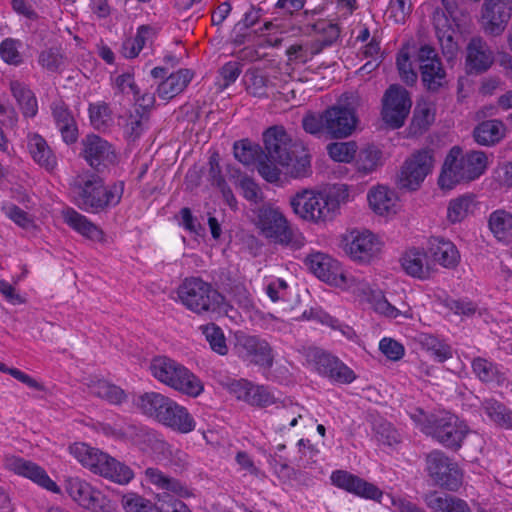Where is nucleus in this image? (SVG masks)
Masks as SVG:
<instances>
[{"mask_svg": "<svg viewBox=\"0 0 512 512\" xmlns=\"http://www.w3.org/2000/svg\"><path fill=\"white\" fill-rule=\"evenodd\" d=\"M487 167L488 156L485 152L471 150L464 154L461 147L453 146L444 160L438 184L441 189L450 190L457 184L479 178Z\"/></svg>", "mask_w": 512, "mask_h": 512, "instance_id": "4", "label": "nucleus"}, {"mask_svg": "<svg viewBox=\"0 0 512 512\" xmlns=\"http://www.w3.org/2000/svg\"><path fill=\"white\" fill-rule=\"evenodd\" d=\"M357 144L355 141L332 142L327 145L328 155L337 162L350 163L356 155Z\"/></svg>", "mask_w": 512, "mask_h": 512, "instance_id": "49", "label": "nucleus"}, {"mask_svg": "<svg viewBox=\"0 0 512 512\" xmlns=\"http://www.w3.org/2000/svg\"><path fill=\"white\" fill-rule=\"evenodd\" d=\"M172 400L164 394L150 391L141 394L135 405L143 415L161 423Z\"/></svg>", "mask_w": 512, "mask_h": 512, "instance_id": "27", "label": "nucleus"}, {"mask_svg": "<svg viewBox=\"0 0 512 512\" xmlns=\"http://www.w3.org/2000/svg\"><path fill=\"white\" fill-rule=\"evenodd\" d=\"M76 205L88 213H101L118 205L121 201L124 183L105 186L96 174L78 175L72 184Z\"/></svg>", "mask_w": 512, "mask_h": 512, "instance_id": "3", "label": "nucleus"}, {"mask_svg": "<svg viewBox=\"0 0 512 512\" xmlns=\"http://www.w3.org/2000/svg\"><path fill=\"white\" fill-rule=\"evenodd\" d=\"M173 371L165 381V385L190 397H197L202 393L204 388L201 380L185 366L177 362Z\"/></svg>", "mask_w": 512, "mask_h": 512, "instance_id": "24", "label": "nucleus"}, {"mask_svg": "<svg viewBox=\"0 0 512 512\" xmlns=\"http://www.w3.org/2000/svg\"><path fill=\"white\" fill-rule=\"evenodd\" d=\"M379 349L390 360L397 361L404 355L402 344L392 338H383L379 343Z\"/></svg>", "mask_w": 512, "mask_h": 512, "instance_id": "61", "label": "nucleus"}, {"mask_svg": "<svg viewBox=\"0 0 512 512\" xmlns=\"http://www.w3.org/2000/svg\"><path fill=\"white\" fill-rule=\"evenodd\" d=\"M345 241V252L360 263H369L381 250V243L370 231H351Z\"/></svg>", "mask_w": 512, "mask_h": 512, "instance_id": "20", "label": "nucleus"}, {"mask_svg": "<svg viewBox=\"0 0 512 512\" xmlns=\"http://www.w3.org/2000/svg\"><path fill=\"white\" fill-rule=\"evenodd\" d=\"M63 61V55L58 48H49L39 55L40 65L50 72L58 71Z\"/></svg>", "mask_w": 512, "mask_h": 512, "instance_id": "57", "label": "nucleus"}, {"mask_svg": "<svg viewBox=\"0 0 512 512\" xmlns=\"http://www.w3.org/2000/svg\"><path fill=\"white\" fill-rule=\"evenodd\" d=\"M304 263L317 278L330 285L349 289L356 283V279L348 275L337 260L325 253H311Z\"/></svg>", "mask_w": 512, "mask_h": 512, "instance_id": "12", "label": "nucleus"}, {"mask_svg": "<svg viewBox=\"0 0 512 512\" xmlns=\"http://www.w3.org/2000/svg\"><path fill=\"white\" fill-rule=\"evenodd\" d=\"M489 228L500 241L512 239V215L503 210L493 212L489 218Z\"/></svg>", "mask_w": 512, "mask_h": 512, "instance_id": "41", "label": "nucleus"}, {"mask_svg": "<svg viewBox=\"0 0 512 512\" xmlns=\"http://www.w3.org/2000/svg\"><path fill=\"white\" fill-rule=\"evenodd\" d=\"M472 369L476 377L483 383L502 384L505 380L504 374L499 371L498 367L485 358H475L472 361Z\"/></svg>", "mask_w": 512, "mask_h": 512, "instance_id": "43", "label": "nucleus"}, {"mask_svg": "<svg viewBox=\"0 0 512 512\" xmlns=\"http://www.w3.org/2000/svg\"><path fill=\"white\" fill-rule=\"evenodd\" d=\"M428 253L435 262L445 268H454L460 261L456 246L443 238L432 237L429 240Z\"/></svg>", "mask_w": 512, "mask_h": 512, "instance_id": "30", "label": "nucleus"}, {"mask_svg": "<svg viewBox=\"0 0 512 512\" xmlns=\"http://www.w3.org/2000/svg\"><path fill=\"white\" fill-rule=\"evenodd\" d=\"M250 397L248 403L256 406H268L274 402L273 396L264 386L251 385Z\"/></svg>", "mask_w": 512, "mask_h": 512, "instance_id": "63", "label": "nucleus"}, {"mask_svg": "<svg viewBox=\"0 0 512 512\" xmlns=\"http://www.w3.org/2000/svg\"><path fill=\"white\" fill-rule=\"evenodd\" d=\"M432 21L443 54L448 59L454 58L458 52V44L454 40V34L457 30L453 28L445 12L440 9H435Z\"/></svg>", "mask_w": 512, "mask_h": 512, "instance_id": "26", "label": "nucleus"}, {"mask_svg": "<svg viewBox=\"0 0 512 512\" xmlns=\"http://www.w3.org/2000/svg\"><path fill=\"white\" fill-rule=\"evenodd\" d=\"M493 52L480 36L472 37L467 45L466 64L470 72H486L493 64Z\"/></svg>", "mask_w": 512, "mask_h": 512, "instance_id": "25", "label": "nucleus"}, {"mask_svg": "<svg viewBox=\"0 0 512 512\" xmlns=\"http://www.w3.org/2000/svg\"><path fill=\"white\" fill-rule=\"evenodd\" d=\"M358 118L351 103L336 104L322 113H307L302 119L305 132L317 138L343 139L356 129Z\"/></svg>", "mask_w": 512, "mask_h": 512, "instance_id": "2", "label": "nucleus"}, {"mask_svg": "<svg viewBox=\"0 0 512 512\" xmlns=\"http://www.w3.org/2000/svg\"><path fill=\"white\" fill-rule=\"evenodd\" d=\"M312 29L326 42L325 44L332 45L340 35L338 25L326 20L317 21L312 25Z\"/></svg>", "mask_w": 512, "mask_h": 512, "instance_id": "56", "label": "nucleus"}, {"mask_svg": "<svg viewBox=\"0 0 512 512\" xmlns=\"http://www.w3.org/2000/svg\"><path fill=\"white\" fill-rule=\"evenodd\" d=\"M154 35V29L149 25H141L137 29L134 38H128L123 42L122 52L126 58H135L139 55L148 40Z\"/></svg>", "mask_w": 512, "mask_h": 512, "instance_id": "42", "label": "nucleus"}, {"mask_svg": "<svg viewBox=\"0 0 512 512\" xmlns=\"http://www.w3.org/2000/svg\"><path fill=\"white\" fill-rule=\"evenodd\" d=\"M474 205V199L470 195H464L450 201L447 211L448 219L452 223L462 221Z\"/></svg>", "mask_w": 512, "mask_h": 512, "instance_id": "50", "label": "nucleus"}, {"mask_svg": "<svg viewBox=\"0 0 512 512\" xmlns=\"http://www.w3.org/2000/svg\"><path fill=\"white\" fill-rule=\"evenodd\" d=\"M382 152L374 145L362 148L356 158L357 171L363 175L375 171L381 163Z\"/></svg>", "mask_w": 512, "mask_h": 512, "instance_id": "45", "label": "nucleus"}, {"mask_svg": "<svg viewBox=\"0 0 512 512\" xmlns=\"http://www.w3.org/2000/svg\"><path fill=\"white\" fill-rule=\"evenodd\" d=\"M82 145V155L93 168L113 164L116 160V154L111 144L97 135H87L82 140Z\"/></svg>", "mask_w": 512, "mask_h": 512, "instance_id": "23", "label": "nucleus"}, {"mask_svg": "<svg viewBox=\"0 0 512 512\" xmlns=\"http://www.w3.org/2000/svg\"><path fill=\"white\" fill-rule=\"evenodd\" d=\"M145 475L150 483L158 488L173 492L181 497H189L192 493L179 480L169 477L157 468H147Z\"/></svg>", "mask_w": 512, "mask_h": 512, "instance_id": "37", "label": "nucleus"}, {"mask_svg": "<svg viewBox=\"0 0 512 512\" xmlns=\"http://www.w3.org/2000/svg\"><path fill=\"white\" fill-rule=\"evenodd\" d=\"M419 344L437 362L442 363L452 357L451 347L433 335L421 334L419 336Z\"/></svg>", "mask_w": 512, "mask_h": 512, "instance_id": "44", "label": "nucleus"}, {"mask_svg": "<svg viewBox=\"0 0 512 512\" xmlns=\"http://www.w3.org/2000/svg\"><path fill=\"white\" fill-rule=\"evenodd\" d=\"M177 295L188 310L198 315H227L232 309L222 294L198 277L186 278L178 287Z\"/></svg>", "mask_w": 512, "mask_h": 512, "instance_id": "6", "label": "nucleus"}, {"mask_svg": "<svg viewBox=\"0 0 512 512\" xmlns=\"http://www.w3.org/2000/svg\"><path fill=\"white\" fill-rule=\"evenodd\" d=\"M434 120L435 108L433 104L426 101L418 102L414 108L411 123L415 133L427 130Z\"/></svg>", "mask_w": 512, "mask_h": 512, "instance_id": "47", "label": "nucleus"}, {"mask_svg": "<svg viewBox=\"0 0 512 512\" xmlns=\"http://www.w3.org/2000/svg\"><path fill=\"white\" fill-rule=\"evenodd\" d=\"M27 146L33 160L41 167L52 171L57 165V159L46 140L39 134H29L27 137Z\"/></svg>", "mask_w": 512, "mask_h": 512, "instance_id": "32", "label": "nucleus"}, {"mask_svg": "<svg viewBox=\"0 0 512 512\" xmlns=\"http://www.w3.org/2000/svg\"><path fill=\"white\" fill-rule=\"evenodd\" d=\"M397 68L401 79L407 85H413L417 81V73L412 67L408 53L401 52L397 57Z\"/></svg>", "mask_w": 512, "mask_h": 512, "instance_id": "59", "label": "nucleus"}, {"mask_svg": "<svg viewBox=\"0 0 512 512\" xmlns=\"http://www.w3.org/2000/svg\"><path fill=\"white\" fill-rule=\"evenodd\" d=\"M416 60L419 63L421 78L424 86L430 92H438L447 85V75L438 54L430 45H423L417 51Z\"/></svg>", "mask_w": 512, "mask_h": 512, "instance_id": "15", "label": "nucleus"}, {"mask_svg": "<svg viewBox=\"0 0 512 512\" xmlns=\"http://www.w3.org/2000/svg\"><path fill=\"white\" fill-rule=\"evenodd\" d=\"M176 364L177 361L169 357L157 356L151 360L150 371L155 379L164 384L170 373L174 372L173 369Z\"/></svg>", "mask_w": 512, "mask_h": 512, "instance_id": "54", "label": "nucleus"}, {"mask_svg": "<svg viewBox=\"0 0 512 512\" xmlns=\"http://www.w3.org/2000/svg\"><path fill=\"white\" fill-rule=\"evenodd\" d=\"M433 155L430 150H420L405 160L397 176L400 189L417 190L426 176L432 171Z\"/></svg>", "mask_w": 512, "mask_h": 512, "instance_id": "14", "label": "nucleus"}, {"mask_svg": "<svg viewBox=\"0 0 512 512\" xmlns=\"http://www.w3.org/2000/svg\"><path fill=\"white\" fill-rule=\"evenodd\" d=\"M87 387L92 395L113 405H121L127 400V394L122 388L102 379L91 380Z\"/></svg>", "mask_w": 512, "mask_h": 512, "instance_id": "36", "label": "nucleus"}, {"mask_svg": "<svg viewBox=\"0 0 512 512\" xmlns=\"http://www.w3.org/2000/svg\"><path fill=\"white\" fill-rule=\"evenodd\" d=\"M160 424L181 434L190 433L196 427V422L188 409L174 400L168 406Z\"/></svg>", "mask_w": 512, "mask_h": 512, "instance_id": "28", "label": "nucleus"}, {"mask_svg": "<svg viewBox=\"0 0 512 512\" xmlns=\"http://www.w3.org/2000/svg\"><path fill=\"white\" fill-rule=\"evenodd\" d=\"M201 328L211 349L220 355H226L228 347L221 328L214 323L202 326Z\"/></svg>", "mask_w": 512, "mask_h": 512, "instance_id": "52", "label": "nucleus"}, {"mask_svg": "<svg viewBox=\"0 0 512 512\" xmlns=\"http://www.w3.org/2000/svg\"><path fill=\"white\" fill-rule=\"evenodd\" d=\"M123 435L142 450L151 449L163 452L167 447V443L159 437L157 432L148 427L128 425L124 429Z\"/></svg>", "mask_w": 512, "mask_h": 512, "instance_id": "29", "label": "nucleus"}, {"mask_svg": "<svg viewBox=\"0 0 512 512\" xmlns=\"http://www.w3.org/2000/svg\"><path fill=\"white\" fill-rule=\"evenodd\" d=\"M263 141L266 154L264 159L271 165L277 167L288 165L291 160L290 155L300 152L298 156L297 168H293L291 173L295 178H304L311 175V156L308 151L298 143L293 142L288 134L282 128L270 127L263 134Z\"/></svg>", "mask_w": 512, "mask_h": 512, "instance_id": "5", "label": "nucleus"}, {"mask_svg": "<svg viewBox=\"0 0 512 512\" xmlns=\"http://www.w3.org/2000/svg\"><path fill=\"white\" fill-rule=\"evenodd\" d=\"M345 185H335L327 191L302 189L290 198L293 212L305 221L322 224L333 220L340 205L348 199Z\"/></svg>", "mask_w": 512, "mask_h": 512, "instance_id": "1", "label": "nucleus"}, {"mask_svg": "<svg viewBox=\"0 0 512 512\" xmlns=\"http://www.w3.org/2000/svg\"><path fill=\"white\" fill-rule=\"evenodd\" d=\"M308 358L319 374L328 377L332 381L349 384L355 379L354 372L348 366L320 349H311Z\"/></svg>", "mask_w": 512, "mask_h": 512, "instance_id": "19", "label": "nucleus"}, {"mask_svg": "<svg viewBox=\"0 0 512 512\" xmlns=\"http://www.w3.org/2000/svg\"><path fill=\"white\" fill-rule=\"evenodd\" d=\"M389 11L395 22L404 23L412 11L411 0H391Z\"/></svg>", "mask_w": 512, "mask_h": 512, "instance_id": "62", "label": "nucleus"}, {"mask_svg": "<svg viewBox=\"0 0 512 512\" xmlns=\"http://www.w3.org/2000/svg\"><path fill=\"white\" fill-rule=\"evenodd\" d=\"M5 466L10 471H13L18 475L29 478L33 482L37 483L38 485L49 491L55 493L59 492V487L54 481L50 479L46 471L32 461L12 456L6 458Z\"/></svg>", "mask_w": 512, "mask_h": 512, "instance_id": "22", "label": "nucleus"}, {"mask_svg": "<svg viewBox=\"0 0 512 512\" xmlns=\"http://www.w3.org/2000/svg\"><path fill=\"white\" fill-rule=\"evenodd\" d=\"M481 408L488 418L502 428H512V411L502 402L489 398L481 403Z\"/></svg>", "mask_w": 512, "mask_h": 512, "instance_id": "40", "label": "nucleus"}, {"mask_svg": "<svg viewBox=\"0 0 512 512\" xmlns=\"http://www.w3.org/2000/svg\"><path fill=\"white\" fill-rule=\"evenodd\" d=\"M122 506L126 512H159L160 507L155 506L150 500L135 494L128 493L123 495Z\"/></svg>", "mask_w": 512, "mask_h": 512, "instance_id": "51", "label": "nucleus"}, {"mask_svg": "<svg viewBox=\"0 0 512 512\" xmlns=\"http://www.w3.org/2000/svg\"><path fill=\"white\" fill-rule=\"evenodd\" d=\"M0 55L8 64L18 65L22 61L16 47V42L12 39H5L0 44Z\"/></svg>", "mask_w": 512, "mask_h": 512, "instance_id": "64", "label": "nucleus"}, {"mask_svg": "<svg viewBox=\"0 0 512 512\" xmlns=\"http://www.w3.org/2000/svg\"><path fill=\"white\" fill-rule=\"evenodd\" d=\"M70 450L83 466L115 483L127 484L134 477L130 467L84 443L75 444Z\"/></svg>", "mask_w": 512, "mask_h": 512, "instance_id": "7", "label": "nucleus"}, {"mask_svg": "<svg viewBox=\"0 0 512 512\" xmlns=\"http://www.w3.org/2000/svg\"><path fill=\"white\" fill-rule=\"evenodd\" d=\"M191 79L192 74L188 69H180L170 74L159 84L158 96L162 99H172L187 87Z\"/></svg>", "mask_w": 512, "mask_h": 512, "instance_id": "34", "label": "nucleus"}, {"mask_svg": "<svg viewBox=\"0 0 512 512\" xmlns=\"http://www.w3.org/2000/svg\"><path fill=\"white\" fill-rule=\"evenodd\" d=\"M427 255L419 250H410L402 257V267L407 274L420 279H427L431 275V268L425 263Z\"/></svg>", "mask_w": 512, "mask_h": 512, "instance_id": "38", "label": "nucleus"}, {"mask_svg": "<svg viewBox=\"0 0 512 512\" xmlns=\"http://www.w3.org/2000/svg\"><path fill=\"white\" fill-rule=\"evenodd\" d=\"M381 119L392 129L404 126L412 107L410 92L399 84L390 85L381 100Z\"/></svg>", "mask_w": 512, "mask_h": 512, "instance_id": "11", "label": "nucleus"}, {"mask_svg": "<svg viewBox=\"0 0 512 512\" xmlns=\"http://www.w3.org/2000/svg\"><path fill=\"white\" fill-rule=\"evenodd\" d=\"M423 500L433 512H472L465 500L450 494L440 495L431 491L424 495Z\"/></svg>", "mask_w": 512, "mask_h": 512, "instance_id": "31", "label": "nucleus"}, {"mask_svg": "<svg viewBox=\"0 0 512 512\" xmlns=\"http://www.w3.org/2000/svg\"><path fill=\"white\" fill-rule=\"evenodd\" d=\"M89 116L91 124L96 129L107 127L111 120V112L106 103L90 104Z\"/></svg>", "mask_w": 512, "mask_h": 512, "instance_id": "55", "label": "nucleus"}, {"mask_svg": "<svg viewBox=\"0 0 512 512\" xmlns=\"http://www.w3.org/2000/svg\"><path fill=\"white\" fill-rule=\"evenodd\" d=\"M425 470L439 487L457 491L462 485L463 474L458 464L443 451L435 449L425 456Z\"/></svg>", "mask_w": 512, "mask_h": 512, "instance_id": "10", "label": "nucleus"}, {"mask_svg": "<svg viewBox=\"0 0 512 512\" xmlns=\"http://www.w3.org/2000/svg\"><path fill=\"white\" fill-rule=\"evenodd\" d=\"M368 201L372 210L379 215L389 213L395 205L393 193L383 186L371 190L368 194Z\"/></svg>", "mask_w": 512, "mask_h": 512, "instance_id": "46", "label": "nucleus"}, {"mask_svg": "<svg viewBox=\"0 0 512 512\" xmlns=\"http://www.w3.org/2000/svg\"><path fill=\"white\" fill-rule=\"evenodd\" d=\"M377 440L385 445L392 446L401 441L398 431L388 422H380L375 426Z\"/></svg>", "mask_w": 512, "mask_h": 512, "instance_id": "58", "label": "nucleus"}, {"mask_svg": "<svg viewBox=\"0 0 512 512\" xmlns=\"http://www.w3.org/2000/svg\"><path fill=\"white\" fill-rule=\"evenodd\" d=\"M331 480L337 487L366 499L380 501L383 495V492L376 485L347 471L337 470L333 472Z\"/></svg>", "mask_w": 512, "mask_h": 512, "instance_id": "21", "label": "nucleus"}, {"mask_svg": "<svg viewBox=\"0 0 512 512\" xmlns=\"http://www.w3.org/2000/svg\"><path fill=\"white\" fill-rule=\"evenodd\" d=\"M63 217L66 224L83 236L97 241L102 239V230L73 208L65 210Z\"/></svg>", "mask_w": 512, "mask_h": 512, "instance_id": "35", "label": "nucleus"}, {"mask_svg": "<svg viewBox=\"0 0 512 512\" xmlns=\"http://www.w3.org/2000/svg\"><path fill=\"white\" fill-rule=\"evenodd\" d=\"M235 350L239 357L251 363L270 369L274 362L270 344L255 335H240L236 338Z\"/></svg>", "mask_w": 512, "mask_h": 512, "instance_id": "18", "label": "nucleus"}, {"mask_svg": "<svg viewBox=\"0 0 512 512\" xmlns=\"http://www.w3.org/2000/svg\"><path fill=\"white\" fill-rule=\"evenodd\" d=\"M247 91L255 97H266L268 79L259 70H248L245 74Z\"/></svg>", "mask_w": 512, "mask_h": 512, "instance_id": "53", "label": "nucleus"}, {"mask_svg": "<svg viewBox=\"0 0 512 512\" xmlns=\"http://www.w3.org/2000/svg\"><path fill=\"white\" fill-rule=\"evenodd\" d=\"M233 150L235 158L242 164L249 166L257 162V170L266 181L275 183L280 180V169L264 159L260 146L241 140L234 143Z\"/></svg>", "mask_w": 512, "mask_h": 512, "instance_id": "17", "label": "nucleus"}, {"mask_svg": "<svg viewBox=\"0 0 512 512\" xmlns=\"http://www.w3.org/2000/svg\"><path fill=\"white\" fill-rule=\"evenodd\" d=\"M505 135L504 124L500 120H486L479 123L473 130V137L479 145L492 146Z\"/></svg>", "mask_w": 512, "mask_h": 512, "instance_id": "33", "label": "nucleus"}, {"mask_svg": "<svg viewBox=\"0 0 512 512\" xmlns=\"http://www.w3.org/2000/svg\"><path fill=\"white\" fill-rule=\"evenodd\" d=\"M421 431L447 449L458 451L468 433V427L450 413L430 414L421 423Z\"/></svg>", "mask_w": 512, "mask_h": 512, "instance_id": "8", "label": "nucleus"}, {"mask_svg": "<svg viewBox=\"0 0 512 512\" xmlns=\"http://www.w3.org/2000/svg\"><path fill=\"white\" fill-rule=\"evenodd\" d=\"M149 114L140 112L139 108H135L127 116L124 124V133L130 140L138 139L145 131L149 122Z\"/></svg>", "mask_w": 512, "mask_h": 512, "instance_id": "48", "label": "nucleus"}, {"mask_svg": "<svg viewBox=\"0 0 512 512\" xmlns=\"http://www.w3.org/2000/svg\"><path fill=\"white\" fill-rule=\"evenodd\" d=\"M0 371L11 375L13 378H15L16 380L20 381L21 383L27 385L32 389L38 391L46 390L45 386L42 383L38 382L36 379L32 378L31 376L17 368H10L4 363H0Z\"/></svg>", "mask_w": 512, "mask_h": 512, "instance_id": "60", "label": "nucleus"}, {"mask_svg": "<svg viewBox=\"0 0 512 512\" xmlns=\"http://www.w3.org/2000/svg\"><path fill=\"white\" fill-rule=\"evenodd\" d=\"M258 228L266 238L275 243L299 249L304 244L301 235H295L285 216L276 208L263 206L258 210Z\"/></svg>", "mask_w": 512, "mask_h": 512, "instance_id": "9", "label": "nucleus"}, {"mask_svg": "<svg viewBox=\"0 0 512 512\" xmlns=\"http://www.w3.org/2000/svg\"><path fill=\"white\" fill-rule=\"evenodd\" d=\"M65 489L75 502L90 512H115L114 504L106 495L80 478H68Z\"/></svg>", "mask_w": 512, "mask_h": 512, "instance_id": "13", "label": "nucleus"}, {"mask_svg": "<svg viewBox=\"0 0 512 512\" xmlns=\"http://www.w3.org/2000/svg\"><path fill=\"white\" fill-rule=\"evenodd\" d=\"M512 0H484L481 27L488 36H500L511 18Z\"/></svg>", "mask_w": 512, "mask_h": 512, "instance_id": "16", "label": "nucleus"}, {"mask_svg": "<svg viewBox=\"0 0 512 512\" xmlns=\"http://www.w3.org/2000/svg\"><path fill=\"white\" fill-rule=\"evenodd\" d=\"M12 95L19 104L25 117H34L38 112L37 99L34 93L24 84L17 80L10 82Z\"/></svg>", "mask_w": 512, "mask_h": 512, "instance_id": "39", "label": "nucleus"}]
</instances>
